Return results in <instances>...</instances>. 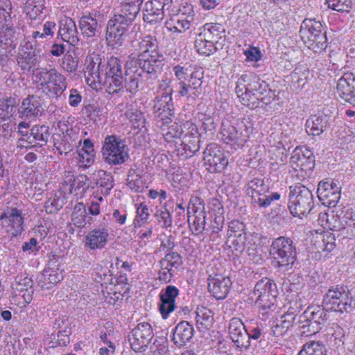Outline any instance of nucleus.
<instances>
[{"label": "nucleus", "instance_id": "1", "mask_svg": "<svg viewBox=\"0 0 355 355\" xmlns=\"http://www.w3.org/2000/svg\"><path fill=\"white\" fill-rule=\"evenodd\" d=\"M139 7L135 4H125L121 12L115 14L107 25L106 41L108 46L117 48L124 43L128 28L139 12Z\"/></svg>", "mask_w": 355, "mask_h": 355}, {"label": "nucleus", "instance_id": "2", "mask_svg": "<svg viewBox=\"0 0 355 355\" xmlns=\"http://www.w3.org/2000/svg\"><path fill=\"white\" fill-rule=\"evenodd\" d=\"M178 82V95L196 99L201 93L204 71L200 67L184 64L173 67Z\"/></svg>", "mask_w": 355, "mask_h": 355}, {"label": "nucleus", "instance_id": "3", "mask_svg": "<svg viewBox=\"0 0 355 355\" xmlns=\"http://www.w3.org/2000/svg\"><path fill=\"white\" fill-rule=\"evenodd\" d=\"M35 76L37 87L50 98L60 99L67 88L66 77L55 67H38Z\"/></svg>", "mask_w": 355, "mask_h": 355}, {"label": "nucleus", "instance_id": "4", "mask_svg": "<svg viewBox=\"0 0 355 355\" xmlns=\"http://www.w3.org/2000/svg\"><path fill=\"white\" fill-rule=\"evenodd\" d=\"M322 304L330 311L349 313L355 309V297L343 284L331 286L324 295Z\"/></svg>", "mask_w": 355, "mask_h": 355}, {"label": "nucleus", "instance_id": "5", "mask_svg": "<svg viewBox=\"0 0 355 355\" xmlns=\"http://www.w3.org/2000/svg\"><path fill=\"white\" fill-rule=\"evenodd\" d=\"M312 191L301 183L289 187L288 207L293 216L302 218L311 214L314 209Z\"/></svg>", "mask_w": 355, "mask_h": 355}, {"label": "nucleus", "instance_id": "6", "mask_svg": "<svg viewBox=\"0 0 355 355\" xmlns=\"http://www.w3.org/2000/svg\"><path fill=\"white\" fill-rule=\"evenodd\" d=\"M300 33L304 44L313 52L320 53L327 48L326 31L320 21L315 19H304Z\"/></svg>", "mask_w": 355, "mask_h": 355}, {"label": "nucleus", "instance_id": "7", "mask_svg": "<svg viewBox=\"0 0 355 355\" xmlns=\"http://www.w3.org/2000/svg\"><path fill=\"white\" fill-rule=\"evenodd\" d=\"M270 254L277 267L283 271L291 270L297 257L296 248L293 241L285 236H279L272 241Z\"/></svg>", "mask_w": 355, "mask_h": 355}, {"label": "nucleus", "instance_id": "8", "mask_svg": "<svg viewBox=\"0 0 355 355\" xmlns=\"http://www.w3.org/2000/svg\"><path fill=\"white\" fill-rule=\"evenodd\" d=\"M122 62L116 57H111L104 63L102 83L106 92L111 95H118L123 92Z\"/></svg>", "mask_w": 355, "mask_h": 355}, {"label": "nucleus", "instance_id": "9", "mask_svg": "<svg viewBox=\"0 0 355 355\" xmlns=\"http://www.w3.org/2000/svg\"><path fill=\"white\" fill-rule=\"evenodd\" d=\"M101 152L104 160L110 164H122L129 158L125 141L115 135L105 138Z\"/></svg>", "mask_w": 355, "mask_h": 355}, {"label": "nucleus", "instance_id": "10", "mask_svg": "<svg viewBox=\"0 0 355 355\" xmlns=\"http://www.w3.org/2000/svg\"><path fill=\"white\" fill-rule=\"evenodd\" d=\"M253 293L257 297L256 304L266 313L275 309L278 291L273 281L268 278L260 279L255 284Z\"/></svg>", "mask_w": 355, "mask_h": 355}, {"label": "nucleus", "instance_id": "11", "mask_svg": "<svg viewBox=\"0 0 355 355\" xmlns=\"http://www.w3.org/2000/svg\"><path fill=\"white\" fill-rule=\"evenodd\" d=\"M162 55L159 51H155V53H143L137 56L131 54L127 61L134 62L133 66L146 73L149 78L156 79L162 69Z\"/></svg>", "mask_w": 355, "mask_h": 355}, {"label": "nucleus", "instance_id": "12", "mask_svg": "<svg viewBox=\"0 0 355 355\" xmlns=\"http://www.w3.org/2000/svg\"><path fill=\"white\" fill-rule=\"evenodd\" d=\"M172 91V89L169 88L157 95L155 99L153 110L156 116L162 121V125L171 123L175 117Z\"/></svg>", "mask_w": 355, "mask_h": 355}, {"label": "nucleus", "instance_id": "13", "mask_svg": "<svg viewBox=\"0 0 355 355\" xmlns=\"http://www.w3.org/2000/svg\"><path fill=\"white\" fill-rule=\"evenodd\" d=\"M204 164L211 173H220L228 164L222 148L216 143L208 144L203 152Z\"/></svg>", "mask_w": 355, "mask_h": 355}, {"label": "nucleus", "instance_id": "14", "mask_svg": "<svg viewBox=\"0 0 355 355\" xmlns=\"http://www.w3.org/2000/svg\"><path fill=\"white\" fill-rule=\"evenodd\" d=\"M159 264L158 278L162 282L167 284L180 270L183 265L182 257L177 252H167Z\"/></svg>", "mask_w": 355, "mask_h": 355}, {"label": "nucleus", "instance_id": "15", "mask_svg": "<svg viewBox=\"0 0 355 355\" xmlns=\"http://www.w3.org/2000/svg\"><path fill=\"white\" fill-rule=\"evenodd\" d=\"M154 336L151 325L148 322H140L131 331L129 341L135 352H145Z\"/></svg>", "mask_w": 355, "mask_h": 355}, {"label": "nucleus", "instance_id": "16", "mask_svg": "<svg viewBox=\"0 0 355 355\" xmlns=\"http://www.w3.org/2000/svg\"><path fill=\"white\" fill-rule=\"evenodd\" d=\"M60 257L57 255H52L49 259L47 266L43 272L38 275L37 282L38 285L42 289H51L57 283L63 279L62 270L59 269L58 260Z\"/></svg>", "mask_w": 355, "mask_h": 355}, {"label": "nucleus", "instance_id": "17", "mask_svg": "<svg viewBox=\"0 0 355 355\" xmlns=\"http://www.w3.org/2000/svg\"><path fill=\"white\" fill-rule=\"evenodd\" d=\"M1 225L12 237H17L24 231L22 212L17 207H7L0 215Z\"/></svg>", "mask_w": 355, "mask_h": 355}, {"label": "nucleus", "instance_id": "18", "mask_svg": "<svg viewBox=\"0 0 355 355\" xmlns=\"http://www.w3.org/2000/svg\"><path fill=\"white\" fill-rule=\"evenodd\" d=\"M320 201L326 207H334L340 198V187L333 180L321 181L317 189Z\"/></svg>", "mask_w": 355, "mask_h": 355}, {"label": "nucleus", "instance_id": "19", "mask_svg": "<svg viewBox=\"0 0 355 355\" xmlns=\"http://www.w3.org/2000/svg\"><path fill=\"white\" fill-rule=\"evenodd\" d=\"M228 329L230 337L238 349L241 351L250 348L251 343L249 341L248 331L240 318H232Z\"/></svg>", "mask_w": 355, "mask_h": 355}, {"label": "nucleus", "instance_id": "20", "mask_svg": "<svg viewBox=\"0 0 355 355\" xmlns=\"http://www.w3.org/2000/svg\"><path fill=\"white\" fill-rule=\"evenodd\" d=\"M290 163L295 170L311 172L315 167V157L306 146H297L291 154Z\"/></svg>", "mask_w": 355, "mask_h": 355}, {"label": "nucleus", "instance_id": "21", "mask_svg": "<svg viewBox=\"0 0 355 355\" xmlns=\"http://www.w3.org/2000/svg\"><path fill=\"white\" fill-rule=\"evenodd\" d=\"M228 239L227 243H230V248L235 252L242 253L245 250V242L247 241V234L245 232V225L238 220H232L228 226Z\"/></svg>", "mask_w": 355, "mask_h": 355}, {"label": "nucleus", "instance_id": "22", "mask_svg": "<svg viewBox=\"0 0 355 355\" xmlns=\"http://www.w3.org/2000/svg\"><path fill=\"white\" fill-rule=\"evenodd\" d=\"M40 56L33 45L29 42L23 47L17 58V64L23 73L33 71L36 73V65L40 62Z\"/></svg>", "mask_w": 355, "mask_h": 355}, {"label": "nucleus", "instance_id": "23", "mask_svg": "<svg viewBox=\"0 0 355 355\" xmlns=\"http://www.w3.org/2000/svg\"><path fill=\"white\" fill-rule=\"evenodd\" d=\"M172 0H150L145 4L144 20L153 24L160 22L164 17V8L170 6Z\"/></svg>", "mask_w": 355, "mask_h": 355}, {"label": "nucleus", "instance_id": "24", "mask_svg": "<svg viewBox=\"0 0 355 355\" xmlns=\"http://www.w3.org/2000/svg\"><path fill=\"white\" fill-rule=\"evenodd\" d=\"M248 136L243 134L230 123H222L220 139L226 144L234 150L241 148L247 141Z\"/></svg>", "mask_w": 355, "mask_h": 355}, {"label": "nucleus", "instance_id": "25", "mask_svg": "<svg viewBox=\"0 0 355 355\" xmlns=\"http://www.w3.org/2000/svg\"><path fill=\"white\" fill-rule=\"evenodd\" d=\"M179 293V289L172 285H168L162 290L159 294V311L163 319H167L170 313L175 309V299Z\"/></svg>", "mask_w": 355, "mask_h": 355}, {"label": "nucleus", "instance_id": "26", "mask_svg": "<svg viewBox=\"0 0 355 355\" xmlns=\"http://www.w3.org/2000/svg\"><path fill=\"white\" fill-rule=\"evenodd\" d=\"M50 137L49 127L46 125H35L30 129V135L25 139L24 144H18V147L31 149L45 146Z\"/></svg>", "mask_w": 355, "mask_h": 355}, {"label": "nucleus", "instance_id": "27", "mask_svg": "<svg viewBox=\"0 0 355 355\" xmlns=\"http://www.w3.org/2000/svg\"><path fill=\"white\" fill-rule=\"evenodd\" d=\"M44 108L41 103L40 98L35 95H28L25 98L18 108L19 116L21 119L35 120L41 116Z\"/></svg>", "mask_w": 355, "mask_h": 355}, {"label": "nucleus", "instance_id": "28", "mask_svg": "<svg viewBox=\"0 0 355 355\" xmlns=\"http://www.w3.org/2000/svg\"><path fill=\"white\" fill-rule=\"evenodd\" d=\"M336 91L338 95L345 102L355 106V76L352 73H345L338 79Z\"/></svg>", "mask_w": 355, "mask_h": 355}, {"label": "nucleus", "instance_id": "29", "mask_svg": "<svg viewBox=\"0 0 355 355\" xmlns=\"http://www.w3.org/2000/svg\"><path fill=\"white\" fill-rule=\"evenodd\" d=\"M232 284L230 278L223 275L209 276L208 278V290L217 300H223L227 297Z\"/></svg>", "mask_w": 355, "mask_h": 355}, {"label": "nucleus", "instance_id": "30", "mask_svg": "<svg viewBox=\"0 0 355 355\" xmlns=\"http://www.w3.org/2000/svg\"><path fill=\"white\" fill-rule=\"evenodd\" d=\"M331 116L322 113L309 116L305 124L306 131L309 135L319 136L330 126Z\"/></svg>", "mask_w": 355, "mask_h": 355}, {"label": "nucleus", "instance_id": "31", "mask_svg": "<svg viewBox=\"0 0 355 355\" xmlns=\"http://www.w3.org/2000/svg\"><path fill=\"white\" fill-rule=\"evenodd\" d=\"M114 187V179L110 173L100 170L94 174L92 180H90L87 188L96 189L102 195L107 196Z\"/></svg>", "mask_w": 355, "mask_h": 355}, {"label": "nucleus", "instance_id": "32", "mask_svg": "<svg viewBox=\"0 0 355 355\" xmlns=\"http://www.w3.org/2000/svg\"><path fill=\"white\" fill-rule=\"evenodd\" d=\"M133 64L135 63L130 61L125 62L123 89L125 88L127 92L135 94L139 91V80L143 72Z\"/></svg>", "mask_w": 355, "mask_h": 355}, {"label": "nucleus", "instance_id": "33", "mask_svg": "<svg viewBox=\"0 0 355 355\" xmlns=\"http://www.w3.org/2000/svg\"><path fill=\"white\" fill-rule=\"evenodd\" d=\"M193 334V326L189 322L182 320L173 329L172 341L178 347H182L191 340Z\"/></svg>", "mask_w": 355, "mask_h": 355}, {"label": "nucleus", "instance_id": "34", "mask_svg": "<svg viewBox=\"0 0 355 355\" xmlns=\"http://www.w3.org/2000/svg\"><path fill=\"white\" fill-rule=\"evenodd\" d=\"M191 134L186 133L182 137L181 148L178 150L181 151V155L185 157H192L200 148V140L197 135L198 130L196 126L191 125Z\"/></svg>", "mask_w": 355, "mask_h": 355}, {"label": "nucleus", "instance_id": "35", "mask_svg": "<svg viewBox=\"0 0 355 355\" xmlns=\"http://www.w3.org/2000/svg\"><path fill=\"white\" fill-rule=\"evenodd\" d=\"M248 81V75H242L236 82L235 92L242 104L253 110L255 109L257 104H254V96L250 92Z\"/></svg>", "mask_w": 355, "mask_h": 355}, {"label": "nucleus", "instance_id": "36", "mask_svg": "<svg viewBox=\"0 0 355 355\" xmlns=\"http://www.w3.org/2000/svg\"><path fill=\"white\" fill-rule=\"evenodd\" d=\"M328 311H330L327 310L322 304V305H310L303 312L302 318L323 328L328 320Z\"/></svg>", "mask_w": 355, "mask_h": 355}, {"label": "nucleus", "instance_id": "37", "mask_svg": "<svg viewBox=\"0 0 355 355\" xmlns=\"http://www.w3.org/2000/svg\"><path fill=\"white\" fill-rule=\"evenodd\" d=\"M109 233L105 228H95L85 236V246L90 250L103 248L108 241Z\"/></svg>", "mask_w": 355, "mask_h": 355}, {"label": "nucleus", "instance_id": "38", "mask_svg": "<svg viewBox=\"0 0 355 355\" xmlns=\"http://www.w3.org/2000/svg\"><path fill=\"white\" fill-rule=\"evenodd\" d=\"M199 33L218 44L220 40L225 41V29L220 24L207 23L199 28Z\"/></svg>", "mask_w": 355, "mask_h": 355}, {"label": "nucleus", "instance_id": "39", "mask_svg": "<svg viewBox=\"0 0 355 355\" xmlns=\"http://www.w3.org/2000/svg\"><path fill=\"white\" fill-rule=\"evenodd\" d=\"M194 313L196 315V327L198 331L205 332L212 326L213 313L209 309L203 306H198Z\"/></svg>", "mask_w": 355, "mask_h": 355}, {"label": "nucleus", "instance_id": "40", "mask_svg": "<svg viewBox=\"0 0 355 355\" xmlns=\"http://www.w3.org/2000/svg\"><path fill=\"white\" fill-rule=\"evenodd\" d=\"M104 63L99 55L91 58L86 67L85 73L93 79V82L102 83Z\"/></svg>", "mask_w": 355, "mask_h": 355}, {"label": "nucleus", "instance_id": "41", "mask_svg": "<svg viewBox=\"0 0 355 355\" xmlns=\"http://www.w3.org/2000/svg\"><path fill=\"white\" fill-rule=\"evenodd\" d=\"M336 234L324 232L317 235L313 240V245L318 252H331L336 247Z\"/></svg>", "mask_w": 355, "mask_h": 355}, {"label": "nucleus", "instance_id": "42", "mask_svg": "<svg viewBox=\"0 0 355 355\" xmlns=\"http://www.w3.org/2000/svg\"><path fill=\"white\" fill-rule=\"evenodd\" d=\"M53 328L58 329V335L64 336V338L58 339L60 346H67L69 343V336L71 334V323L68 317L62 316L57 318L54 322Z\"/></svg>", "mask_w": 355, "mask_h": 355}, {"label": "nucleus", "instance_id": "43", "mask_svg": "<svg viewBox=\"0 0 355 355\" xmlns=\"http://www.w3.org/2000/svg\"><path fill=\"white\" fill-rule=\"evenodd\" d=\"M71 221L78 227H83L86 224H91L92 218L87 213L86 206L83 202H78L71 214Z\"/></svg>", "mask_w": 355, "mask_h": 355}, {"label": "nucleus", "instance_id": "44", "mask_svg": "<svg viewBox=\"0 0 355 355\" xmlns=\"http://www.w3.org/2000/svg\"><path fill=\"white\" fill-rule=\"evenodd\" d=\"M79 27L85 36L94 37L99 32L101 26L91 14L83 16L79 21Z\"/></svg>", "mask_w": 355, "mask_h": 355}, {"label": "nucleus", "instance_id": "45", "mask_svg": "<svg viewBox=\"0 0 355 355\" xmlns=\"http://www.w3.org/2000/svg\"><path fill=\"white\" fill-rule=\"evenodd\" d=\"M59 35L63 41L73 46L79 41L75 22L71 19H67L64 26L60 28Z\"/></svg>", "mask_w": 355, "mask_h": 355}, {"label": "nucleus", "instance_id": "46", "mask_svg": "<svg viewBox=\"0 0 355 355\" xmlns=\"http://www.w3.org/2000/svg\"><path fill=\"white\" fill-rule=\"evenodd\" d=\"M194 48L200 55L205 56L214 54L218 49L216 44L207 37H203L199 33L195 40Z\"/></svg>", "mask_w": 355, "mask_h": 355}, {"label": "nucleus", "instance_id": "47", "mask_svg": "<svg viewBox=\"0 0 355 355\" xmlns=\"http://www.w3.org/2000/svg\"><path fill=\"white\" fill-rule=\"evenodd\" d=\"M66 197L62 191L51 193L44 203L45 211L47 214H55L60 210L66 203Z\"/></svg>", "mask_w": 355, "mask_h": 355}, {"label": "nucleus", "instance_id": "48", "mask_svg": "<svg viewBox=\"0 0 355 355\" xmlns=\"http://www.w3.org/2000/svg\"><path fill=\"white\" fill-rule=\"evenodd\" d=\"M191 19L184 15H176L169 21H166V27L171 32L182 33L191 26Z\"/></svg>", "mask_w": 355, "mask_h": 355}, {"label": "nucleus", "instance_id": "49", "mask_svg": "<svg viewBox=\"0 0 355 355\" xmlns=\"http://www.w3.org/2000/svg\"><path fill=\"white\" fill-rule=\"evenodd\" d=\"M250 92L256 98L264 95L269 89L268 85L255 74L248 75Z\"/></svg>", "mask_w": 355, "mask_h": 355}, {"label": "nucleus", "instance_id": "50", "mask_svg": "<svg viewBox=\"0 0 355 355\" xmlns=\"http://www.w3.org/2000/svg\"><path fill=\"white\" fill-rule=\"evenodd\" d=\"M245 193L250 198L257 197L258 194L269 193V187L265 184L263 179L256 178L248 182Z\"/></svg>", "mask_w": 355, "mask_h": 355}, {"label": "nucleus", "instance_id": "51", "mask_svg": "<svg viewBox=\"0 0 355 355\" xmlns=\"http://www.w3.org/2000/svg\"><path fill=\"white\" fill-rule=\"evenodd\" d=\"M295 316L291 314H284L282 316L280 321L273 327L272 334L276 336H282L284 335L288 330L293 326Z\"/></svg>", "mask_w": 355, "mask_h": 355}, {"label": "nucleus", "instance_id": "52", "mask_svg": "<svg viewBox=\"0 0 355 355\" xmlns=\"http://www.w3.org/2000/svg\"><path fill=\"white\" fill-rule=\"evenodd\" d=\"M344 220L345 214L343 216H340L335 214L334 211H331V215H329L328 225L326 228H329L330 230L336 232L337 234H336V236L341 237L343 239L345 227Z\"/></svg>", "mask_w": 355, "mask_h": 355}, {"label": "nucleus", "instance_id": "53", "mask_svg": "<svg viewBox=\"0 0 355 355\" xmlns=\"http://www.w3.org/2000/svg\"><path fill=\"white\" fill-rule=\"evenodd\" d=\"M326 346L320 342L306 343L297 355H328Z\"/></svg>", "mask_w": 355, "mask_h": 355}, {"label": "nucleus", "instance_id": "54", "mask_svg": "<svg viewBox=\"0 0 355 355\" xmlns=\"http://www.w3.org/2000/svg\"><path fill=\"white\" fill-rule=\"evenodd\" d=\"M343 239L355 237V211L347 209L345 213Z\"/></svg>", "mask_w": 355, "mask_h": 355}, {"label": "nucleus", "instance_id": "55", "mask_svg": "<svg viewBox=\"0 0 355 355\" xmlns=\"http://www.w3.org/2000/svg\"><path fill=\"white\" fill-rule=\"evenodd\" d=\"M137 51V55H141L143 53H155V51H159L157 40L150 35L144 37L140 42H139Z\"/></svg>", "mask_w": 355, "mask_h": 355}, {"label": "nucleus", "instance_id": "56", "mask_svg": "<svg viewBox=\"0 0 355 355\" xmlns=\"http://www.w3.org/2000/svg\"><path fill=\"white\" fill-rule=\"evenodd\" d=\"M17 104L15 98L7 97L0 99V117L6 119L12 116L15 111Z\"/></svg>", "mask_w": 355, "mask_h": 355}, {"label": "nucleus", "instance_id": "57", "mask_svg": "<svg viewBox=\"0 0 355 355\" xmlns=\"http://www.w3.org/2000/svg\"><path fill=\"white\" fill-rule=\"evenodd\" d=\"M193 220L191 222L190 215L188 214V222L191 228H193L196 234L202 233L206 225V212L197 211L193 212Z\"/></svg>", "mask_w": 355, "mask_h": 355}, {"label": "nucleus", "instance_id": "58", "mask_svg": "<svg viewBox=\"0 0 355 355\" xmlns=\"http://www.w3.org/2000/svg\"><path fill=\"white\" fill-rule=\"evenodd\" d=\"M252 203L259 207H268L274 200H278L280 198V194L275 192L272 193H263L258 194L257 197H251Z\"/></svg>", "mask_w": 355, "mask_h": 355}, {"label": "nucleus", "instance_id": "59", "mask_svg": "<svg viewBox=\"0 0 355 355\" xmlns=\"http://www.w3.org/2000/svg\"><path fill=\"white\" fill-rule=\"evenodd\" d=\"M275 98V93L270 89H269L268 91L264 95L261 96V97L256 98L254 96V104H257V106H256L255 108L261 107L266 112L271 111L272 109L271 105L272 104Z\"/></svg>", "mask_w": 355, "mask_h": 355}, {"label": "nucleus", "instance_id": "60", "mask_svg": "<svg viewBox=\"0 0 355 355\" xmlns=\"http://www.w3.org/2000/svg\"><path fill=\"white\" fill-rule=\"evenodd\" d=\"M298 324L302 334H304L306 336L314 335L322 329L318 324L302 318V315H300Z\"/></svg>", "mask_w": 355, "mask_h": 355}, {"label": "nucleus", "instance_id": "61", "mask_svg": "<svg viewBox=\"0 0 355 355\" xmlns=\"http://www.w3.org/2000/svg\"><path fill=\"white\" fill-rule=\"evenodd\" d=\"M78 62L79 59L78 57L70 53H67L62 58L60 66L64 71L71 73L77 70Z\"/></svg>", "mask_w": 355, "mask_h": 355}, {"label": "nucleus", "instance_id": "62", "mask_svg": "<svg viewBox=\"0 0 355 355\" xmlns=\"http://www.w3.org/2000/svg\"><path fill=\"white\" fill-rule=\"evenodd\" d=\"M153 355H169L168 342L166 337L157 338L152 347Z\"/></svg>", "mask_w": 355, "mask_h": 355}, {"label": "nucleus", "instance_id": "63", "mask_svg": "<svg viewBox=\"0 0 355 355\" xmlns=\"http://www.w3.org/2000/svg\"><path fill=\"white\" fill-rule=\"evenodd\" d=\"M125 115L135 128H139L144 126L146 119L142 112L137 110H130L126 112Z\"/></svg>", "mask_w": 355, "mask_h": 355}, {"label": "nucleus", "instance_id": "64", "mask_svg": "<svg viewBox=\"0 0 355 355\" xmlns=\"http://www.w3.org/2000/svg\"><path fill=\"white\" fill-rule=\"evenodd\" d=\"M328 7L340 12L348 13L352 8L350 0H326Z\"/></svg>", "mask_w": 355, "mask_h": 355}]
</instances>
